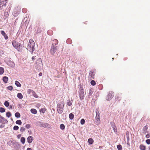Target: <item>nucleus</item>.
Segmentation results:
<instances>
[{
	"instance_id": "13d9d810",
	"label": "nucleus",
	"mask_w": 150,
	"mask_h": 150,
	"mask_svg": "<svg viewBox=\"0 0 150 150\" xmlns=\"http://www.w3.org/2000/svg\"><path fill=\"white\" fill-rule=\"evenodd\" d=\"M27 150H32V149L31 148H29L27 149Z\"/></svg>"
},
{
	"instance_id": "393cba45",
	"label": "nucleus",
	"mask_w": 150,
	"mask_h": 150,
	"mask_svg": "<svg viewBox=\"0 0 150 150\" xmlns=\"http://www.w3.org/2000/svg\"><path fill=\"white\" fill-rule=\"evenodd\" d=\"M25 138L24 137H22L21 139V142L23 144H24L25 142Z\"/></svg>"
},
{
	"instance_id": "3c124183",
	"label": "nucleus",
	"mask_w": 150,
	"mask_h": 150,
	"mask_svg": "<svg viewBox=\"0 0 150 150\" xmlns=\"http://www.w3.org/2000/svg\"><path fill=\"white\" fill-rule=\"evenodd\" d=\"M5 125H3V124L2 125H1L0 126V128H2L4 127Z\"/></svg>"
},
{
	"instance_id": "9b49d317",
	"label": "nucleus",
	"mask_w": 150,
	"mask_h": 150,
	"mask_svg": "<svg viewBox=\"0 0 150 150\" xmlns=\"http://www.w3.org/2000/svg\"><path fill=\"white\" fill-rule=\"evenodd\" d=\"M8 121L4 117L1 115H0V123L4 124L5 123H7Z\"/></svg>"
},
{
	"instance_id": "e433bc0d",
	"label": "nucleus",
	"mask_w": 150,
	"mask_h": 150,
	"mask_svg": "<svg viewBox=\"0 0 150 150\" xmlns=\"http://www.w3.org/2000/svg\"><path fill=\"white\" fill-rule=\"evenodd\" d=\"M148 128V126L147 125L145 126L143 128V131L146 132H147V130Z\"/></svg>"
},
{
	"instance_id": "6ab92c4d",
	"label": "nucleus",
	"mask_w": 150,
	"mask_h": 150,
	"mask_svg": "<svg viewBox=\"0 0 150 150\" xmlns=\"http://www.w3.org/2000/svg\"><path fill=\"white\" fill-rule=\"evenodd\" d=\"M72 101H73L72 100H71V101L69 100H68L67 102V105L69 106H71L72 105Z\"/></svg>"
},
{
	"instance_id": "a211bd4d",
	"label": "nucleus",
	"mask_w": 150,
	"mask_h": 150,
	"mask_svg": "<svg viewBox=\"0 0 150 150\" xmlns=\"http://www.w3.org/2000/svg\"><path fill=\"white\" fill-rule=\"evenodd\" d=\"M139 148L141 150H145L146 149V146L143 144H141L140 145Z\"/></svg>"
},
{
	"instance_id": "8fccbe9b",
	"label": "nucleus",
	"mask_w": 150,
	"mask_h": 150,
	"mask_svg": "<svg viewBox=\"0 0 150 150\" xmlns=\"http://www.w3.org/2000/svg\"><path fill=\"white\" fill-rule=\"evenodd\" d=\"M115 98L117 100H118L119 101H120L121 99V98L120 97H116Z\"/></svg>"
},
{
	"instance_id": "9d476101",
	"label": "nucleus",
	"mask_w": 150,
	"mask_h": 150,
	"mask_svg": "<svg viewBox=\"0 0 150 150\" xmlns=\"http://www.w3.org/2000/svg\"><path fill=\"white\" fill-rule=\"evenodd\" d=\"M114 93L112 91L110 92L106 97V99L108 101L110 100L113 97Z\"/></svg>"
},
{
	"instance_id": "f03ea898",
	"label": "nucleus",
	"mask_w": 150,
	"mask_h": 150,
	"mask_svg": "<svg viewBox=\"0 0 150 150\" xmlns=\"http://www.w3.org/2000/svg\"><path fill=\"white\" fill-rule=\"evenodd\" d=\"M64 105V103L63 101H60L57 103V110L59 114H61L63 112Z\"/></svg>"
},
{
	"instance_id": "b1692460",
	"label": "nucleus",
	"mask_w": 150,
	"mask_h": 150,
	"mask_svg": "<svg viewBox=\"0 0 150 150\" xmlns=\"http://www.w3.org/2000/svg\"><path fill=\"white\" fill-rule=\"evenodd\" d=\"M33 96L35 98H38V95L36 94V93L33 91L32 93Z\"/></svg>"
},
{
	"instance_id": "423d86ee",
	"label": "nucleus",
	"mask_w": 150,
	"mask_h": 150,
	"mask_svg": "<svg viewBox=\"0 0 150 150\" xmlns=\"http://www.w3.org/2000/svg\"><path fill=\"white\" fill-rule=\"evenodd\" d=\"M79 98L80 100H82L84 99V92L83 87L80 86L79 88Z\"/></svg>"
},
{
	"instance_id": "ddd939ff",
	"label": "nucleus",
	"mask_w": 150,
	"mask_h": 150,
	"mask_svg": "<svg viewBox=\"0 0 150 150\" xmlns=\"http://www.w3.org/2000/svg\"><path fill=\"white\" fill-rule=\"evenodd\" d=\"M1 33L2 35L4 37L5 40H7L8 39V37L7 35L4 30H1Z\"/></svg>"
},
{
	"instance_id": "c756f323",
	"label": "nucleus",
	"mask_w": 150,
	"mask_h": 150,
	"mask_svg": "<svg viewBox=\"0 0 150 150\" xmlns=\"http://www.w3.org/2000/svg\"><path fill=\"white\" fill-rule=\"evenodd\" d=\"M8 65L12 67H14L15 66V64L14 63L11 62L10 63H9V64H8Z\"/></svg>"
},
{
	"instance_id": "5701e85b",
	"label": "nucleus",
	"mask_w": 150,
	"mask_h": 150,
	"mask_svg": "<svg viewBox=\"0 0 150 150\" xmlns=\"http://www.w3.org/2000/svg\"><path fill=\"white\" fill-rule=\"evenodd\" d=\"M88 142L90 144H92L93 142V140L92 138H89L88 140Z\"/></svg>"
},
{
	"instance_id": "58836bf2",
	"label": "nucleus",
	"mask_w": 150,
	"mask_h": 150,
	"mask_svg": "<svg viewBox=\"0 0 150 150\" xmlns=\"http://www.w3.org/2000/svg\"><path fill=\"white\" fill-rule=\"evenodd\" d=\"M65 126L63 124H61L60 125V128L62 130H64L65 129Z\"/></svg>"
},
{
	"instance_id": "473e14b6",
	"label": "nucleus",
	"mask_w": 150,
	"mask_h": 150,
	"mask_svg": "<svg viewBox=\"0 0 150 150\" xmlns=\"http://www.w3.org/2000/svg\"><path fill=\"white\" fill-rule=\"evenodd\" d=\"M16 123L17 124L21 125L22 124V122L20 120H17L16 122Z\"/></svg>"
},
{
	"instance_id": "0eeeda50",
	"label": "nucleus",
	"mask_w": 150,
	"mask_h": 150,
	"mask_svg": "<svg viewBox=\"0 0 150 150\" xmlns=\"http://www.w3.org/2000/svg\"><path fill=\"white\" fill-rule=\"evenodd\" d=\"M37 124L40 127H43L45 128H47L49 127L50 125L48 123L42 122L40 121H38L37 122Z\"/></svg>"
},
{
	"instance_id": "c9c22d12",
	"label": "nucleus",
	"mask_w": 150,
	"mask_h": 150,
	"mask_svg": "<svg viewBox=\"0 0 150 150\" xmlns=\"http://www.w3.org/2000/svg\"><path fill=\"white\" fill-rule=\"evenodd\" d=\"M6 116L8 117H9L11 115V113L10 112H7L6 113Z\"/></svg>"
},
{
	"instance_id": "49530a36",
	"label": "nucleus",
	"mask_w": 150,
	"mask_h": 150,
	"mask_svg": "<svg viewBox=\"0 0 150 150\" xmlns=\"http://www.w3.org/2000/svg\"><path fill=\"white\" fill-rule=\"evenodd\" d=\"M45 111V108H42L40 110V112H42L43 113H44Z\"/></svg>"
},
{
	"instance_id": "dca6fc26",
	"label": "nucleus",
	"mask_w": 150,
	"mask_h": 150,
	"mask_svg": "<svg viewBox=\"0 0 150 150\" xmlns=\"http://www.w3.org/2000/svg\"><path fill=\"white\" fill-rule=\"evenodd\" d=\"M3 80L5 83H6L8 81V78L6 76H4L3 78Z\"/></svg>"
},
{
	"instance_id": "5fc2aeb1",
	"label": "nucleus",
	"mask_w": 150,
	"mask_h": 150,
	"mask_svg": "<svg viewBox=\"0 0 150 150\" xmlns=\"http://www.w3.org/2000/svg\"><path fill=\"white\" fill-rule=\"evenodd\" d=\"M21 134H18V135H17V137L19 139L20 138V137H21Z\"/></svg>"
},
{
	"instance_id": "4d7b16f0",
	"label": "nucleus",
	"mask_w": 150,
	"mask_h": 150,
	"mask_svg": "<svg viewBox=\"0 0 150 150\" xmlns=\"http://www.w3.org/2000/svg\"><path fill=\"white\" fill-rule=\"evenodd\" d=\"M42 75V73L41 72H40L39 74V76H41Z\"/></svg>"
},
{
	"instance_id": "aec40b11",
	"label": "nucleus",
	"mask_w": 150,
	"mask_h": 150,
	"mask_svg": "<svg viewBox=\"0 0 150 150\" xmlns=\"http://www.w3.org/2000/svg\"><path fill=\"white\" fill-rule=\"evenodd\" d=\"M31 112L33 114H36L37 112V110L33 108L31 109L30 110Z\"/></svg>"
},
{
	"instance_id": "0e129e2a",
	"label": "nucleus",
	"mask_w": 150,
	"mask_h": 150,
	"mask_svg": "<svg viewBox=\"0 0 150 150\" xmlns=\"http://www.w3.org/2000/svg\"><path fill=\"white\" fill-rule=\"evenodd\" d=\"M21 42L23 43V41H21Z\"/></svg>"
},
{
	"instance_id": "ea45409f",
	"label": "nucleus",
	"mask_w": 150,
	"mask_h": 150,
	"mask_svg": "<svg viewBox=\"0 0 150 150\" xmlns=\"http://www.w3.org/2000/svg\"><path fill=\"white\" fill-rule=\"evenodd\" d=\"M33 91L32 90L29 89H28L27 90V93L28 94H30L31 93H32L33 92Z\"/></svg>"
},
{
	"instance_id": "2f4dec72",
	"label": "nucleus",
	"mask_w": 150,
	"mask_h": 150,
	"mask_svg": "<svg viewBox=\"0 0 150 150\" xmlns=\"http://www.w3.org/2000/svg\"><path fill=\"white\" fill-rule=\"evenodd\" d=\"M4 105L6 107H8L9 106V104L8 101H5L4 103Z\"/></svg>"
},
{
	"instance_id": "f257e3e1",
	"label": "nucleus",
	"mask_w": 150,
	"mask_h": 150,
	"mask_svg": "<svg viewBox=\"0 0 150 150\" xmlns=\"http://www.w3.org/2000/svg\"><path fill=\"white\" fill-rule=\"evenodd\" d=\"M35 43L33 40L31 39L30 40L28 43L27 47L26 49L30 52H33L35 50Z\"/></svg>"
},
{
	"instance_id": "de8ad7c7",
	"label": "nucleus",
	"mask_w": 150,
	"mask_h": 150,
	"mask_svg": "<svg viewBox=\"0 0 150 150\" xmlns=\"http://www.w3.org/2000/svg\"><path fill=\"white\" fill-rule=\"evenodd\" d=\"M145 137L147 138H149L150 137V134L149 133L147 134L146 135Z\"/></svg>"
},
{
	"instance_id": "7c9ffc66",
	"label": "nucleus",
	"mask_w": 150,
	"mask_h": 150,
	"mask_svg": "<svg viewBox=\"0 0 150 150\" xmlns=\"http://www.w3.org/2000/svg\"><path fill=\"white\" fill-rule=\"evenodd\" d=\"M117 148L118 150H122V145L120 144L117 145Z\"/></svg>"
},
{
	"instance_id": "39448f33",
	"label": "nucleus",
	"mask_w": 150,
	"mask_h": 150,
	"mask_svg": "<svg viewBox=\"0 0 150 150\" xmlns=\"http://www.w3.org/2000/svg\"><path fill=\"white\" fill-rule=\"evenodd\" d=\"M36 64V67L38 70H39L42 67L43 64L41 58H39L37 60Z\"/></svg>"
},
{
	"instance_id": "37998d69",
	"label": "nucleus",
	"mask_w": 150,
	"mask_h": 150,
	"mask_svg": "<svg viewBox=\"0 0 150 150\" xmlns=\"http://www.w3.org/2000/svg\"><path fill=\"white\" fill-rule=\"evenodd\" d=\"M7 89L10 91H11L13 89V87L12 86H10L7 87Z\"/></svg>"
},
{
	"instance_id": "a19ab883",
	"label": "nucleus",
	"mask_w": 150,
	"mask_h": 150,
	"mask_svg": "<svg viewBox=\"0 0 150 150\" xmlns=\"http://www.w3.org/2000/svg\"><path fill=\"white\" fill-rule=\"evenodd\" d=\"M85 122V120L84 119H82L81 120V122H80L81 124L82 125H83L84 124Z\"/></svg>"
},
{
	"instance_id": "c03bdc74",
	"label": "nucleus",
	"mask_w": 150,
	"mask_h": 150,
	"mask_svg": "<svg viewBox=\"0 0 150 150\" xmlns=\"http://www.w3.org/2000/svg\"><path fill=\"white\" fill-rule=\"evenodd\" d=\"M25 127L27 129H29L31 127L30 125L29 124H27L25 125Z\"/></svg>"
},
{
	"instance_id": "c85d7f7f",
	"label": "nucleus",
	"mask_w": 150,
	"mask_h": 150,
	"mask_svg": "<svg viewBox=\"0 0 150 150\" xmlns=\"http://www.w3.org/2000/svg\"><path fill=\"white\" fill-rule=\"evenodd\" d=\"M17 97L20 99H22L23 98V96L21 93H18L17 94Z\"/></svg>"
},
{
	"instance_id": "79ce46f5",
	"label": "nucleus",
	"mask_w": 150,
	"mask_h": 150,
	"mask_svg": "<svg viewBox=\"0 0 150 150\" xmlns=\"http://www.w3.org/2000/svg\"><path fill=\"white\" fill-rule=\"evenodd\" d=\"M19 129V127L16 125H15L13 127V129L14 130H17Z\"/></svg>"
},
{
	"instance_id": "bf43d9fd",
	"label": "nucleus",
	"mask_w": 150,
	"mask_h": 150,
	"mask_svg": "<svg viewBox=\"0 0 150 150\" xmlns=\"http://www.w3.org/2000/svg\"><path fill=\"white\" fill-rule=\"evenodd\" d=\"M127 145H128L129 146H130V144L129 142H128V141L127 142Z\"/></svg>"
},
{
	"instance_id": "69168bd1",
	"label": "nucleus",
	"mask_w": 150,
	"mask_h": 150,
	"mask_svg": "<svg viewBox=\"0 0 150 150\" xmlns=\"http://www.w3.org/2000/svg\"><path fill=\"white\" fill-rule=\"evenodd\" d=\"M70 43H70H70H69L68 44H70Z\"/></svg>"
},
{
	"instance_id": "6e6552de",
	"label": "nucleus",
	"mask_w": 150,
	"mask_h": 150,
	"mask_svg": "<svg viewBox=\"0 0 150 150\" xmlns=\"http://www.w3.org/2000/svg\"><path fill=\"white\" fill-rule=\"evenodd\" d=\"M57 49V45H54L52 44L51 48L50 49V52L52 55H53L56 52Z\"/></svg>"
},
{
	"instance_id": "e2e57ef3",
	"label": "nucleus",
	"mask_w": 150,
	"mask_h": 150,
	"mask_svg": "<svg viewBox=\"0 0 150 150\" xmlns=\"http://www.w3.org/2000/svg\"><path fill=\"white\" fill-rule=\"evenodd\" d=\"M49 31H50V32H52V31L51 30H50V31H48V32H49Z\"/></svg>"
},
{
	"instance_id": "1a4fd4ad",
	"label": "nucleus",
	"mask_w": 150,
	"mask_h": 150,
	"mask_svg": "<svg viewBox=\"0 0 150 150\" xmlns=\"http://www.w3.org/2000/svg\"><path fill=\"white\" fill-rule=\"evenodd\" d=\"M7 0H0V9L2 10L5 8L6 5Z\"/></svg>"
},
{
	"instance_id": "4c0bfd02",
	"label": "nucleus",
	"mask_w": 150,
	"mask_h": 150,
	"mask_svg": "<svg viewBox=\"0 0 150 150\" xmlns=\"http://www.w3.org/2000/svg\"><path fill=\"white\" fill-rule=\"evenodd\" d=\"M91 84L93 86H95L96 84V82L93 80H92L91 82Z\"/></svg>"
},
{
	"instance_id": "864d4df0",
	"label": "nucleus",
	"mask_w": 150,
	"mask_h": 150,
	"mask_svg": "<svg viewBox=\"0 0 150 150\" xmlns=\"http://www.w3.org/2000/svg\"><path fill=\"white\" fill-rule=\"evenodd\" d=\"M127 141L128 142H129V136H127Z\"/></svg>"
},
{
	"instance_id": "20e7f679",
	"label": "nucleus",
	"mask_w": 150,
	"mask_h": 150,
	"mask_svg": "<svg viewBox=\"0 0 150 150\" xmlns=\"http://www.w3.org/2000/svg\"><path fill=\"white\" fill-rule=\"evenodd\" d=\"M96 116L95 118V124L98 125L100 122V115L98 110H96Z\"/></svg>"
},
{
	"instance_id": "052dcab7",
	"label": "nucleus",
	"mask_w": 150,
	"mask_h": 150,
	"mask_svg": "<svg viewBox=\"0 0 150 150\" xmlns=\"http://www.w3.org/2000/svg\"><path fill=\"white\" fill-rule=\"evenodd\" d=\"M71 41V40L69 39H68L67 40V42H68V41Z\"/></svg>"
},
{
	"instance_id": "4be33fe9",
	"label": "nucleus",
	"mask_w": 150,
	"mask_h": 150,
	"mask_svg": "<svg viewBox=\"0 0 150 150\" xmlns=\"http://www.w3.org/2000/svg\"><path fill=\"white\" fill-rule=\"evenodd\" d=\"M15 84L18 87H20L21 86V84L17 81H15Z\"/></svg>"
},
{
	"instance_id": "4468645a",
	"label": "nucleus",
	"mask_w": 150,
	"mask_h": 150,
	"mask_svg": "<svg viewBox=\"0 0 150 150\" xmlns=\"http://www.w3.org/2000/svg\"><path fill=\"white\" fill-rule=\"evenodd\" d=\"M110 125L114 132H115V130H117V128L115 123L114 122H110Z\"/></svg>"
},
{
	"instance_id": "09e8293b",
	"label": "nucleus",
	"mask_w": 150,
	"mask_h": 150,
	"mask_svg": "<svg viewBox=\"0 0 150 150\" xmlns=\"http://www.w3.org/2000/svg\"><path fill=\"white\" fill-rule=\"evenodd\" d=\"M27 11V9L25 8H23L22 9V12L24 13H25Z\"/></svg>"
},
{
	"instance_id": "412c9836",
	"label": "nucleus",
	"mask_w": 150,
	"mask_h": 150,
	"mask_svg": "<svg viewBox=\"0 0 150 150\" xmlns=\"http://www.w3.org/2000/svg\"><path fill=\"white\" fill-rule=\"evenodd\" d=\"M58 43V41L57 39H54L53 40L52 44H54V45H57Z\"/></svg>"
},
{
	"instance_id": "bb28decb",
	"label": "nucleus",
	"mask_w": 150,
	"mask_h": 150,
	"mask_svg": "<svg viewBox=\"0 0 150 150\" xmlns=\"http://www.w3.org/2000/svg\"><path fill=\"white\" fill-rule=\"evenodd\" d=\"M69 117L70 120H72L74 118V115L72 113H71L69 115Z\"/></svg>"
},
{
	"instance_id": "f3484780",
	"label": "nucleus",
	"mask_w": 150,
	"mask_h": 150,
	"mask_svg": "<svg viewBox=\"0 0 150 150\" xmlns=\"http://www.w3.org/2000/svg\"><path fill=\"white\" fill-rule=\"evenodd\" d=\"M93 89L92 88H90L89 89V93H88V96H91L93 93Z\"/></svg>"
},
{
	"instance_id": "72a5a7b5",
	"label": "nucleus",
	"mask_w": 150,
	"mask_h": 150,
	"mask_svg": "<svg viewBox=\"0 0 150 150\" xmlns=\"http://www.w3.org/2000/svg\"><path fill=\"white\" fill-rule=\"evenodd\" d=\"M5 109L2 107L0 108V112L1 113H3L5 112Z\"/></svg>"
},
{
	"instance_id": "a18cd8bd",
	"label": "nucleus",
	"mask_w": 150,
	"mask_h": 150,
	"mask_svg": "<svg viewBox=\"0 0 150 150\" xmlns=\"http://www.w3.org/2000/svg\"><path fill=\"white\" fill-rule=\"evenodd\" d=\"M146 142L147 144H148V145L150 144V139H146Z\"/></svg>"
},
{
	"instance_id": "680f3d73",
	"label": "nucleus",
	"mask_w": 150,
	"mask_h": 150,
	"mask_svg": "<svg viewBox=\"0 0 150 150\" xmlns=\"http://www.w3.org/2000/svg\"><path fill=\"white\" fill-rule=\"evenodd\" d=\"M149 150H150V147L149 148Z\"/></svg>"
},
{
	"instance_id": "6e6d98bb",
	"label": "nucleus",
	"mask_w": 150,
	"mask_h": 150,
	"mask_svg": "<svg viewBox=\"0 0 150 150\" xmlns=\"http://www.w3.org/2000/svg\"><path fill=\"white\" fill-rule=\"evenodd\" d=\"M9 106H10V108H9V109H12L13 108V105H9Z\"/></svg>"
},
{
	"instance_id": "f704fd0d",
	"label": "nucleus",
	"mask_w": 150,
	"mask_h": 150,
	"mask_svg": "<svg viewBox=\"0 0 150 150\" xmlns=\"http://www.w3.org/2000/svg\"><path fill=\"white\" fill-rule=\"evenodd\" d=\"M25 129H26L24 127H22L21 128L20 131L22 133H23L25 131Z\"/></svg>"
},
{
	"instance_id": "f8f14e48",
	"label": "nucleus",
	"mask_w": 150,
	"mask_h": 150,
	"mask_svg": "<svg viewBox=\"0 0 150 150\" xmlns=\"http://www.w3.org/2000/svg\"><path fill=\"white\" fill-rule=\"evenodd\" d=\"M95 74V73L94 72L90 71L89 74L88 78L90 79L91 80L93 79H94Z\"/></svg>"
},
{
	"instance_id": "a878e982",
	"label": "nucleus",
	"mask_w": 150,
	"mask_h": 150,
	"mask_svg": "<svg viewBox=\"0 0 150 150\" xmlns=\"http://www.w3.org/2000/svg\"><path fill=\"white\" fill-rule=\"evenodd\" d=\"M4 72V69L3 68L0 67V75H1Z\"/></svg>"
},
{
	"instance_id": "603ef678",
	"label": "nucleus",
	"mask_w": 150,
	"mask_h": 150,
	"mask_svg": "<svg viewBox=\"0 0 150 150\" xmlns=\"http://www.w3.org/2000/svg\"><path fill=\"white\" fill-rule=\"evenodd\" d=\"M35 56H33L32 57V59L33 60H34L35 59Z\"/></svg>"
},
{
	"instance_id": "cd10ccee",
	"label": "nucleus",
	"mask_w": 150,
	"mask_h": 150,
	"mask_svg": "<svg viewBox=\"0 0 150 150\" xmlns=\"http://www.w3.org/2000/svg\"><path fill=\"white\" fill-rule=\"evenodd\" d=\"M15 116L16 118H19L21 116V115L20 113L18 112H16L15 113Z\"/></svg>"
},
{
	"instance_id": "7ed1b4c3",
	"label": "nucleus",
	"mask_w": 150,
	"mask_h": 150,
	"mask_svg": "<svg viewBox=\"0 0 150 150\" xmlns=\"http://www.w3.org/2000/svg\"><path fill=\"white\" fill-rule=\"evenodd\" d=\"M12 45L13 47L18 51H21L22 50V47H24L21 43H19L15 40H13L12 42Z\"/></svg>"
},
{
	"instance_id": "2eb2a0df",
	"label": "nucleus",
	"mask_w": 150,
	"mask_h": 150,
	"mask_svg": "<svg viewBox=\"0 0 150 150\" xmlns=\"http://www.w3.org/2000/svg\"><path fill=\"white\" fill-rule=\"evenodd\" d=\"M27 142L29 144L31 143L33 140V137L32 136H29L27 139Z\"/></svg>"
}]
</instances>
